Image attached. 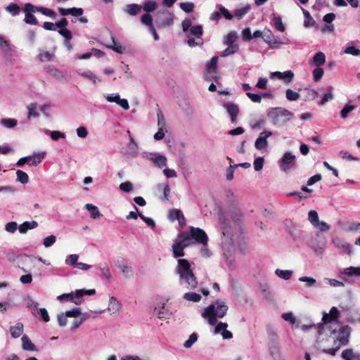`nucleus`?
<instances>
[{
  "mask_svg": "<svg viewBox=\"0 0 360 360\" xmlns=\"http://www.w3.org/2000/svg\"><path fill=\"white\" fill-rule=\"evenodd\" d=\"M186 42L190 47H193L202 45V39H197L195 37H191L190 35H187V39Z\"/></svg>",
  "mask_w": 360,
  "mask_h": 360,
  "instance_id": "51",
  "label": "nucleus"
},
{
  "mask_svg": "<svg viewBox=\"0 0 360 360\" xmlns=\"http://www.w3.org/2000/svg\"><path fill=\"white\" fill-rule=\"evenodd\" d=\"M46 71L57 79H61L63 77L62 72L53 66L49 65L46 68Z\"/></svg>",
  "mask_w": 360,
  "mask_h": 360,
  "instance_id": "45",
  "label": "nucleus"
},
{
  "mask_svg": "<svg viewBox=\"0 0 360 360\" xmlns=\"http://www.w3.org/2000/svg\"><path fill=\"white\" fill-rule=\"evenodd\" d=\"M270 18L272 21H274V27L277 30L282 32L285 31V27L282 22L281 17H276L274 14H271Z\"/></svg>",
  "mask_w": 360,
  "mask_h": 360,
  "instance_id": "31",
  "label": "nucleus"
},
{
  "mask_svg": "<svg viewBox=\"0 0 360 360\" xmlns=\"http://www.w3.org/2000/svg\"><path fill=\"white\" fill-rule=\"evenodd\" d=\"M142 155L153 162L155 166L161 168L167 165V158L164 155L143 153Z\"/></svg>",
  "mask_w": 360,
  "mask_h": 360,
  "instance_id": "14",
  "label": "nucleus"
},
{
  "mask_svg": "<svg viewBox=\"0 0 360 360\" xmlns=\"http://www.w3.org/2000/svg\"><path fill=\"white\" fill-rule=\"evenodd\" d=\"M85 208L90 212L91 218L96 219L101 216V212L96 206L87 203L85 205Z\"/></svg>",
  "mask_w": 360,
  "mask_h": 360,
  "instance_id": "38",
  "label": "nucleus"
},
{
  "mask_svg": "<svg viewBox=\"0 0 360 360\" xmlns=\"http://www.w3.org/2000/svg\"><path fill=\"white\" fill-rule=\"evenodd\" d=\"M175 272L179 278V283L190 290H195L198 286V281L191 267L190 262L186 259H179Z\"/></svg>",
  "mask_w": 360,
  "mask_h": 360,
  "instance_id": "1",
  "label": "nucleus"
},
{
  "mask_svg": "<svg viewBox=\"0 0 360 360\" xmlns=\"http://www.w3.org/2000/svg\"><path fill=\"white\" fill-rule=\"evenodd\" d=\"M344 274L349 276H360V267L350 266L346 268Z\"/></svg>",
  "mask_w": 360,
  "mask_h": 360,
  "instance_id": "55",
  "label": "nucleus"
},
{
  "mask_svg": "<svg viewBox=\"0 0 360 360\" xmlns=\"http://www.w3.org/2000/svg\"><path fill=\"white\" fill-rule=\"evenodd\" d=\"M0 123L6 128L12 129L17 125L18 121L13 118H3L1 120Z\"/></svg>",
  "mask_w": 360,
  "mask_h": 360,
  "instance_id": "42",
  "label": "nucleus"
},
{
  "mask_svg": "<svg viewBox=\"0 0 360 360\" xmlns=\"http://www.w3.org/2000/svg\"><path fill=\"white\" fill-rule=\"evenodd\" d=\"M37 12H39L44 15L49 16L52 19H55L56 18V13L53 10L46 7L39 6Z\"/></svg>",
  "mask_w": 360,
  "mask_h": 360,
  "instance_id": "52",
  "label": "nucleus"
},
{
  "mask_svg": "<svg viewBox=\"0 0 360 360\" xmlns=\"http://www.w3.org/2000/svg\"><path fill=\"white\" fill-rule=\"evenodd\" d=\"M252 7L250 4L238 7L233 11V17L238 20L242 19L248 13L250 12Z\"/></svg>",
  "mask_w": 360,
  "mask_h": 360,
  "instance_id": "23",
  "label": "nucleus"
},
{
  "mask_svg": "<svg viewBox=\"0 0 360 360\" xmlns=\"http://www.w3.org/2000/svg\"><path fill=\"white\" fill-rule=\"evenodd\" d=\"M34 315L36 317L41 319L44 322H48L50 320L48 311L45 308H40L39 310H37Z\"/></svg>",
  "mask_w": 360,
  "mask_h": 360,
  "instance_id": "48",
  "label": "nucleus"
},
{
  "mask_svg": "<svg viewBox=\"0 0 360 360\" xmlns=\"http://www.w3.org/2000/svg\"><path fill=\"white\" fill-rule=\"evenodd\" d=\"M267 117L274 125L283 126L292 117V113L281 108L271 109Z\"/></svg>",
  "mask_w": 360,
  "mask_h": 360,
  "instance_id": "6",
  "label": "nucleus"
},
{
  "mask_svg": "<svg viewBox=\"0 0 360 360\" xmlns=\"http://www.w3.org/2000/svg\"><path fill=\"white\" fill-rule=\"evenodd\" d=\"M312 75L314 80L318 82L321 79L323 75V70L320 67H317L313 70Z\"/></svg>",
  "mask_w": 360,
  "mask_h": 360,
  "instance_id": "64",
  "label": "nucleus"
},
{
  "mask_svg": "<svg viewBox=\"0 0 360 360\" xmlns=\"http://www.w3.org/2000/svg\"><path fill=\"white\" fill-rule=\"evenodd\" d=\"M183 298L186 301L198 302L200 301L202 297L198 293L189 292L184 293Z\"/></svg>",
  "mask_w": 360,
  "mask_h": 360,
  "instance_id": "34",
  "label": "nucleus"
},
{
  "mask_svg": "<svg viewBox=\"0 0 360 360\" xmlns=\"http://www.w3.org/2000/svg\"><path fill=\"white\" fill-rule=\"evenodd\" d=\"M46 152H34L32 155H28V160L30 161V165L37 166L44 159Z\"/></svg>",
  "mask_w": 360,
  "mask_h": 360,
  "instance_id": "20",
  "label": "nucleus"
},
{
  "mask_svg": "<svg viewBox=\"0 0 360 360\" xmlns=\"http://www.w3.org/2000/svg\"><path fill=\"white\" fill-rule=\"evenodd\" d=\"M326 62V56L323 52L316 53L313 57V63L317 67L323 65Z\"/></svg>",
  "mask_w": 360,
  "mask_h": 360,
  "instance_id": "36",
  "label": "nucleus"
},
{
  "mask_svg": "<svg viewBox=\"0 0 360 360\" xmlns=\"http://www.w3.org/2000/svg\"><path fill=\"white\" fill-rule=\"evenodd\" d=\"M217 61L218 57L213 56L210 60L207 62L206 70L208 72V74H216V72H217Z\"/></svg>",
  "mask_w": 360,
  "mask_h": 360,
  "instance_id": "25",
  "label": "nucleus"
},
{
  "mask_svg": "<svg viewBox=\"0 0 360 360\" xmlns=\"http://www.w3.org/2000/svg\"><path fill=\"white\" fill-rule=\"evenodd\" d=\"M228 47L225 49L220 54L221 57H226L230 55L234 54L236 53L238 49V45H227Z\"/></svg>",
  "mask_w": 360,
  "mask_h": 360,
  "instance_id": "43",
  "label": "nucleus"
},
{
  "mask_svg": "<svg viewBox=\"0 0 360 360\" xmlns=\"http://www.w3.org/2000/svg\"><path fill=\"white\" fill-rule=\"evenodd\" d=\"M275 274L280 278L288 281L291 278L292 275V271L276 269L275 271Z\"/></svg>",
  "mask_w": 360,
  "mask_h": 360,
  "instance_id": "39",
  "label": "nucleus"
},
{
  "mask_svg": "<svg viewBox=\"0 0 360 360\" xmlns=\"http://www.w3.org/2000/svg\"><path fill=\"white\" fill-rule=\"evenodd\" d=\"M6 10L13 16L18 15L20 13V7L15 3L10 4L6 7Z\"/></svg>",
  "mask_w": 360,
  "mask_h": 360,
  "instance_id": "61",
  "label": "nucleus"
},
{
  "mask_svg": "<svg viewBox=\"0 0 360 360\" xmlns=\"http://www.w3.org/2000/svg\"><path fill=\"white\" fill-rule=\"evenodd\" d=\"M238 38V34L236 31L229 32L223 39V43L225 45H236L234 42Z\"/></svg>",
  "mask_w": 360,
  "mask_h": 360,
  "instance_id": "30",
  "label": "nucleus"
},
{
  "mask_svg": "<svg viewBox=\"0 0 360 360\" xmlns=\"http://www.w3.org/2000/svg\"><path fill=\"white\" fill-rule=\"evenodd\" d=\"M98 269L101 271L103 276L108 280L110 281L112 278V276L110 272L109 267L107 263L103 262L101 263L98 265Z\"/></svg>",
  "mask_w": 360,
  "mask_h": 360,
  "instance_id": "37",
  "label": "nucleus"
},
{
  "mask_svg": "<svg viewBox=\"0 0 360 360\" xmlns=\"http://www.w3.org/2000/svg\"><path fill=\"white\" fill-rule=\"evenodd\" d=\"M328 92L323 95L321 101L319 103V105H324L328 101L332 100L334 96L332 93L333 87L330 86H328Z\"/></svg>",
  "mask_w": 360,
  "mask_h": 360,
  "instance_id": "57",
  "label": "nucleus"
},
{
  "mask_svg": "<svg viewBox=\"0 0 360 360\" xmlns=\"http://www.w3.org/2000/svg\"><path fill=\"white\" fill-rule=\"evenodd\" d=\"M173 14L167 10L160 11L157 14L156 23L159 28L169 26L173 24Z\"/></svg>",
  "mask_w": 360,
  "mask_h": 360,
  "instance_id": "10",
  "label": "nucleus"
},
{
  "mask_svg": "<svg viewBox=\"0 0 360 360\" xmlns=\"http://www.w3.org/2000/svg\"><path fill=\"white\" fill-rule=\"evenodd\" d=\"M285 96L288 101H295L300 98V94L290 89H288L286 90Z\"/></svg>",
  "mask_w": 360,
  "mask_h": 360,
  "instance_id": "63",
  "label": "nucleus"
},
{
  "mask_svg": "<svg viewBox=\"0 0 360 360\" xmlns=\"http://www.w3.org/2000/svg\"><path fill=\"white\" fill-rule=\"evenodd\" d=\"M332 243L336 248L348 255L352 252V245L341 238L335 237L333 238Z\"/></svg>",
  "mask_w": 360,
  "mask_h": 360,
  "instance_id": "16",
  "label": "nucleus"
},
{
  "mask_svg": "<svg viewBox=\"0 0 360 360\" xmlns=\"http://www.w3.org/2000/svg\"><path fill=\"white\" fill-rule=\"evenodd\" d=\"M139 154V145L128 144L125 155L131 158H136Z\"/></svg>",
  "mask_w": 360,
  "mask_h": 360,
  "instance_id": "33",
  "label": "nucleus"
},
{
  "mask_svg": "<svg viewBox=\"0 0 360 360\" xmlns=\"http://www.w3.org/2000/svg\"><path fill=\"white\" fill-rule=\"evenodd\" d=\"M21 341L22 348L23 350L32 352L37 351L36 346L34 345V343L32 342V341L30 340L27 335H24L21 338Z\"/></svg>",
  "mask_w": 360,
  "mask_h": 360,
  "instance_id": "24",
  "label": "nucleus"
},
{
  "mask_svg": "<svg viewBox=\"0 0 360 360\" xmlns=\"http://www.w3.org/2000/svg\"><path fill=\"white\" fill-rule=\"evenodd\" d=\"M79 259V255L77 254L70 255L65 259V262L67 265L73 266L75 268L76 267V264H78L77 260Z\"/></svg>",
  "mask_w": 360,
  "mask_h": 360,
  "instance_id": "59",
  "label": "nucleus"
},
{
  "mask_svg": "<svg viewBox=\"0 0 360 360\" xmlns=\"http://www.w3.org/2000/svg\"><path fill=\"white\" fill-rule=\"evenodd\" d=\"M76 293H77V302H75V304H80L82 301H83V296L84 295H94L96 294V290L94 289H91V290H84V289H81V290H77L76 291Z\"/></svg>",
  "mask_w": 360,
  "mask_h": 360,
  "instance_id": "27",
  "label": "nucleus"
},
{
  "mask_svg": "<svg viewBox=\"0 0 360 360\" xmlns=\"http://www.w3.org/2000/svg\"><path fill=\"white\" fill-rule=\"evenodd\" d=\"M38 226L36 221H25L18 227L20 233H25L28 230L35 229Z\"/></svg>",
  "mask_w": 360,
  "mask_h": 360,
  "instance_id": "26",
  "label": "nucleus"
},
{
  "mask_svg": "<svg viewBox=\"0 0 360 360\" xmlns=\"http://www.w3.org/2000/svg\"><path fill=\"white\" fill-rule=\"evenodd\" d=\"M104 97L108 102L115 103L125 110L129 109L128 101L126 98H120V96L118 94H105L104 95Z\"/></svg>",
  "mask_w": 360,
  "mask_h": 360,
  "instance_id": "13",
  "label": "nucleus"
},
{
  "mask_svg": "<svg viewBox=\"0 0 360 360\" xmlns=\"http://www.w3.org/2000/svg\"><path fill=\"white\" fill-rule=\"evenodd\" d=\"M266 333H267L268 338L271 343H274L277 341L278 335L271 326H267Z\"/></svg>",
  "mask_w": 360,
  "mask_h": 360,
  "instance_id": "58",
  "label": "nucleus"
},
{
  "mask_svg": "<svg viewBox=\"0 0 360 360\" xmlns=\"http://www.w3.org/2000/svg\"><path fill=\"white\" fill-rule=\"evenodd\" d=\"M308 218L313 226L319 221V215L316 211L310 210L308 213Z\"/></svg>",
  "mask_w": 360,
  "mask_h": 360,
  "instance_id": "62",
  "label": "nucleus"
},
{
  "mask_svg": "<svg viewBox=\"0 0 360 360\" xmlns=\"http://www.w3.org/2000/svg\"><path fill=\"white\" fill-rule=\"evenodd\" d=\"M0 49L5 53L11 51L9 42L1 35H0Z\"/></svg>",
  "mask_w": 360,
  "mask_h": 360,
  "instance_id": "56",
  "label": "nucleus"
},
{
  "mask_svg": "<svg viewBox=\"0 0 360 360\" xmlns=\"http://www.w3.org/2000/svg\"><path fill=\"white\" fill-rule=\"evenodd\" d=\"M305 20L304 21V26L306 27H309L314 26L315 24V20L311 16L309 12L304 8H302Z\"/></svg>",
  "mask_w": 360,
  "mask_h": 360,
  "instance_id": "40",
  "label": "nucleus"
},
{
  "mask_svg": "<svg viewBox=\"0 0 360 360\" xmlns=\"http://www.w3.org/2000/svg\"><path fill=\"white\" fill-rule=\"evenodd\" d=\"M352 328L349 326H342L337 333L336 338H333L335 347L326 349L319 340L316 341V348L325 354L335 356L340 347L346 346L349 342Z\"/></svg>",
  "mask_w": 360,
  "mask_h": 360,
  "instance_id": "2",
  "label": "nucleus"
},
{
  "mask_svg": "<svg viewBox=\"0 0 360 360\" xmlns=\"http://www.w3.org/2000/svg\"><path fill=\"white\" fill-rule=\"evenodd\" d=\"M228 306L224 302L217 300L215 304H210L202 313V317L206 319L212 326L217 324V318H223L227 313Z\"/></svg>",
  "mask_w": 360,
  "mask_h": 360,
  "instance_id": "3",
  "label": "nucleus"
},
{
  "mask_svg": "<svg viewBox=\"0 0 360 360\" xmlns=\"http://www.w3.org/2000/svg\"><path fill=\"white\" fill-rule=\"evenodd\" d=\"M157 7H158V4L155 1L148 0L144 3L143 9L146 12L149 13V12H152V11H155L157 8Z\"/></svg>",
  "mask_w": 360,
  "mask_h": 360,
  "instance_id": "49",
  "label": "nucleus"
},
{
  "mask_svg": "<svg viewBox=\"0 0 360 360\" xmlns=\"http://www.w3.org/2000/svg\"><path fill=\"white\" fill-rule=\"evenodd\" d=\"M79 74L83 77H86L87 79L91 80L94 83H96L97 82H101L97 76L93 73L91 70H86L84 72H79Z\"/></svg>",
  "mask_w": 360,
  "mask_h": 360,
  "instance_id": "54",
  "label": "nucleus"
},
{
  "mask_svg": "<svg viewBox=\"0 0 360 360\" xmlns=\"http://www.w3.org/2000/svg\"><path fill=\"white\" fill-rule=\"evenodd\" d=\"M10 333L13 338H19L23 333V324L18 323L16 325L10 327Z\"/></svg>",
  "mask_w": 360,
  "mask_h": 360,
  "instance_id": "28",
  "label": "nucleus"
},
{
  "mask_svg": "<svg viewBox=\"0 0 360 360\" xmlns=\"http://www.w3.org/2000/svg\"><path fill=\"white\" fill-rule=\"evenodd\" d=\"M276 75H278L279 78H282L286 83H289L292 81L294 74L291 71H285L284 72H276Z\"/></svg>",
  "mask_w": 360,
  "mask_h": 360,
  "instance_id": "50",
  "label": "nucleus"
},
{
  "mask_svg": "<svg viewBox=\"0 0 360 360\" xmlns=\"http://www.w3.org/2000/svg\"><path fill=\"white\" fill-rule=\"evenodd\" d=\"M159 190L163 192V200H169L170 194V187L168 184H161L158 186Z\"/></svg>",
  "mask_w": 360,
  "mask_h": 360,
  "instance_id": "46",
  "label": "nucleus"
},
{
  "mask_svg": "<svg viewBox=\"0 0 360 360\" xmlns=\"http://www.w3.org/2000/svg\"><path fill=\"white\" fill-rule=\"evenodd\" d=\"M17 175V181L20 182L22 184H26L29 181V176L27 173L22 170H17L16 172Z\"/></svg>",
  "mask_w": 360,
  "mask_h": 360,
  "instance_id": "53",
  "label": "nucleus"
},
{
  "mask_svg": "<svg viewBox=\"0 0 360 360\" xmlns=\"http://www.w3.org/2000/svg\"><path fill=\"white\" fill-rule=\"evenodd\" d=\"M141 6L136 4H127L124 11L130 15H136L141 11Z\"/></svg>",
  "mask_w": 360,
  "mask_h": 360,
  "instance_id": "29",
  "label": "nucleus"
},
{
  "mask_svg": "<svg viewBox=\"0 0 360 360\" xmlns=\"http://www.w3.org/2000/svg\"><path fill=\"white\" fill-rule=\"evenodd\" d=\"M295 155H294L292 153H285L281 159L278 161V165L281 167V169L283 172L288 173L294 166L295 163Z\"/></svg>",
  "mask_w": 360,
  "mask_h": 360,
  "instance_id": "12",
  "label": "nucleus"
},
{
  "mask_svg": "<svg viewBox=\"0 0 360 360\" xmlns=\"http://www.w3.org/2000/svg\"><path fill=\"white\" fill-rule=\"evenodd\" d=\"M263 39L271 49H278L281 44H288L290 43L288 39H285L284 41H278L270 30H264Z\"/></svg>",
  "mask_w": 360,
  "mask_h": 360,
  "instance_id": "11",
  "label": "nucleus"
},
{
  "mask_svg": "<svg viewBox=\"0 0 360 360\" xmlns=\"http://www.w3.org/2000/svg\"><path fill=\"white\" fill-rule=\"evenodd\" d=\"M168 217L172 221L177 220L181 226H184L186 224L185 217L180 210L172 209L169 210Z\"/></svg>",
  "mask_w": 360,
  "mask_h": 360,
  "instance_id": "18",
  "label": "nucleus"
},
{
  "mask_svg": "<svg viewBox=\"0 0 360 360\" xmlns=\"http://www.w3.org/2000/svg\"><path fill=\"white\" fill-rule=\"evenodd\" d=\"M355 108L354 105L348 102L340 111V116L342 118L345 119L348 117V114Z\"/></svg>",
  "mask_w": 360,
  "mask_h": 360,
  "instance_id": "47",
  "label": "nucleus"
},
{
  "mask_svg": "<svg viewBox=\"0 0 360 360\" xmlns=\"http://www.w3.org/2000/svg\"><path fill=\"white\" fill-rule=\"evenodd\" d=\"M339 315V311L338 309L335 307H333L330 310V314L325 313L323 316V323H319L316 326V328L318 330V333L319 335L322 334L325 328H328L327 325L330 323L332 321H335Z\"/></svg>",
  "mask_w": 360,
  "mask_h": 360,
  "instance_id": "9",
  "label": "nucleus"
},
{
  "mask_svg": "<svg viewBox=\"0 0 360 360\" xmlns=\"http://www.w3.org/2000/svg\"><path fill=\"white\" fill-rule=\"evenodd\" d=\"M272 135V132L270 131H263L259 135V137L255 142V147L257 150H262L268 146L267 138Z\"/></svg>",
  "mask_w": 360,
  "mask_h": 360,
  "instance_id": "15",
  "label": "nucleus"
},
{
  "mask_svg": "<svg viewBox=\"0 0 360 360\" xmlns=\"http://www.w3.org/2000/svg\"><path fill=\"white\" fill-rule=\"evenodd\" d=\"M191 241L188 232L184 231L178 234L172 246L173 257L174 258L184 257L185 255L184 249L191 245Z\"/></svg>",
  "mask_w": 360,
  "mask_h": 360,
  "instance_id": "5",
  "label": "nucleus"
},
{
  "mask_svg": "<svg viewBox=\"0 0 360 360\" xmlns=\"http://www.w3.org/2000/svg\"><path fill=\"white\" fill-rule=\"evenodd\" d=\"M77 293H64L57 297V299L60 301H64V300H69L73 303L75 304V302H77Z\"/></svg>",
  "mask_w": 360,
  "mask_h": 360,
  "instance_id": "44",
  "label": "nucleus"
},
{
  "mask_svg": "<svg viewBox=\"0 0 360 360\" xmlns=\"http://www.w3.org/2000/svg\"><path fill=\"white\" fill-rule=\"evenodd\" d=\"M112 44L108 45L107 47L110 49H112L114 51L118 53L123 52V47L122 45L115 40V38L111 35Z\"/></svg>",
  "mask_w": 360,
  "mask_h": 360,
  "instance_id": "41",
  "label": "nucleus"
},
{
  "mask_svg": "<svg viewBox=\"0 0 360 360\" xmlns=\"http://www.w3.org/2000/svg\"><path fill=\"white\" fill-rule=\"evenodd\" d=\"M64 314L67 316V318L70 317L76 319L81 315V308L75 307L71 310L66 311Z\"/></svg>",
  "mask_w": 360,
  "mask_h": 360,
  "instance_id": "60",
  "label": "nucleus"
},
{
  "mask_svg": "<svg viewBox=\"0 0 360 360\" xmlns=\"http://www.w3.org/2000/svg\"><path fill=\"white\" fill-rule=\"evenodd\" d=\"M122 308V303L114 296L109 298L108 311L110 315L117 314Z\"/></svg>",
  "mask_w": 360,
  "mask_h": 360,
  "instance_id": "17",
  "label": "nucleus"
},
{
  "mask_svg": "<svg viewBox=\"0 0 360 360\" xmlns=\"http://www.w3.org/2000/svg\"><path fill=\"white\" fill-rule=\"evenodd\" d=\"M240 217V214L239 211H238V212L236 213V214L231 216L230 214H226L224 212L219 213V219L221 232L224 236V243L227 242L230 245L234 244V239L233 238V234L231 232V226L229 219V217H231L233 221L234 222H236L237 221L239 220Z\"/></svg>",
  "mask_w": 360,
  "mask_h": 360,
  "instance_id": "4",
  "label": "nucleus"
},
{
  "mask_svg": "<svg viewBox=\"0 0 360 360\" xmlns=\"http://www.w3.org/2000/svg\"><path fill=\"white\" fill-rule=\"evenodd\" d=\"M344 360H360V353L354 352L352 349H344L341 353Z\"/></svg>",
  "mask_w": 360,
  "mask_h": 360,
  "instance_id": "22",
  "label": "nucleus"
},
{
  "mask_svg": "<svg viewBox=\"0 0 360 360\" xmlns=\"http://www.w3.org/2000/svg\"><path fill=\"white\" fill-rule=\"evenodd\" d=\"M223 107L226 110L227 112L230 115L231 121L234 122L236 120V117L239 112L238 105L231 102H226L224 103Z\"/></svg>",
  "mask_w": 360,
  "mask_h": 360,
  "instance_id": "19",
  "label": "nucleus"
},
{
  "mask_svg": "<svg viewBox=\"0 0 360 360\" xmlns=\"http://www.w3.org/2000/svg\"><path fill=\"white\" fill-rule=\"evenodd\" d=\"M299 281L305 283V287L307 288H314L317 285V281L315 278L309 276H302Z\"/></svg>",
  "mask_w": 360,
  "mask_h": 360,
  "instance_id": "35",
  "label": "nucleus"
},
{
  "mask_svg": "<svg viewBox=\"0 0 360 360\" xmlns=\"http://www.w3.org/2000/svg\"><path fill=\"white\" fill-rule=\"evenodd\" d=\"M115 265L121 271L125 278H129L133 276V270L131 267L129 266L124 259H122L121 263L117 262Z\"/></svg>",
  "mask_w": 360,
  "mask_h": 360,
  "instance_id": "21",
  "label": "nucleus"
},
{
  "mask_svg": "<svg viewBox=\"0 0 360 360\" xmlns=\"http://www.w3.org/2000/svg\"><path fill=\"white\" fill-rule=\"evenodd\" d=\"M182 30L185 33L188 32L187 35L197 39H202L203 33L202 27L201 25L191 26V20L189 18H186L183 20Z\"/></svg>",
  "mask_w": 360,
  "mask_h": 360,
  "instance_id": "8",
  "label": "nucleus"
},
{
  "mask_svg": "<svg viewBox=\"0 0 360 360\" xmlns=\"http://www.w3.org/2000/svg\"><path fill=\"white\" fill-rule=\"evenodd\" d=\"M342 53L355 57L360 56V49L354 46L349 45V44H347V45L344 48Z\"/></svg>",
  "mask_w": 360,
  "mask_h": 360,
  "instance_id": "32",
  "label": "nucleus"
},
{
  "mask_svg": "<svg viewBox=\"0 0 360 360\" xmlns=\"http://www.w3.org/2000/svg\"><path fill=\"white\" fill-rule=\"evenodd\" d=\"M188 236L191 237L192 240L191 245L195 244V243H200L202 245H207L208 237L202 229L191 226Z\"/></svg>",
  "mask_w": 360,
  "mask_h": 360,
  "instance_id": "7",
  "label": "nucleus"
}]
</instances>
